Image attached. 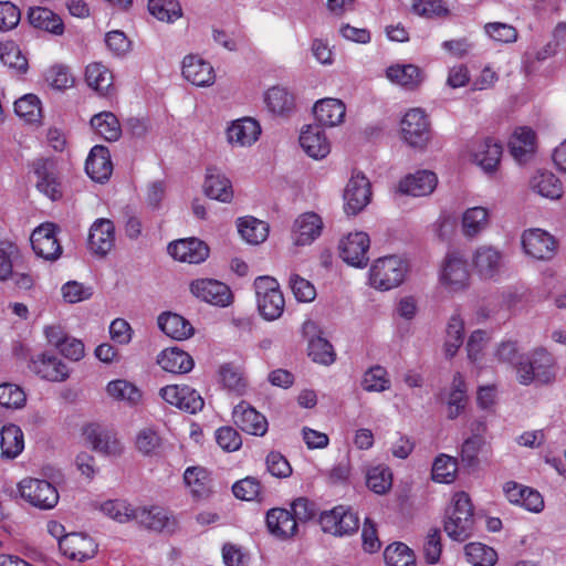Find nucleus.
I'll return each mask as SVG.
<instances>
[{
  "instance_id": "53",
  "label": "nucleus",
  "mask_w": 566,
  "mask_h": 566,
  "mask_svg": "<svg viewBox=\"0 0 566 566\" xmlns=\"http://www.w3.org/2000/svg\"><path fill=\"white\" fill-rule=\"evenodd\" d=\"M463 319L458 314H454L450 317L447 325V338L444 343V353L447 357L451 358L457 354L463 343Z\"/></svg>"
},
{
  "instance_id": "10",
  "label": "nucleus",
  "mask_w": 566,
  "mask_h": 566,
  "mask_svg": "<svg viewBox=\"0 0 566 566\" xmlns=\"http://www.w3.org/2000/svg\"><path fill=\"white\" fill-rule=\"evenodd\" d=\"M33 170L36 177V189L53 201L61 199L63 190L56 164L48 158L38 159L33 164Z\"/></svg>"
},
{
  "instance_id": "40",
  "label": "nucleus",
  "mask_w": 566,
  "mask_h": 566,
  "mask_svg": "<svg viewBox=\"0 0 566 566\" xmlns=\"http://www.w3.org/2000/svg\"><path fill=\"white\" fill-rule=\"evenodd\" d=\"M490 223V211L485 207L468 208L461 218V230L465 238H475L483 232Z\"/></svg>"
},
{
  "instance_id": "57",
  "label": "nucleus",
  "mask_w": 566,
  "mask_h": 566,
  "mask_svg": "<svg viewBox=\"0 0 566 566\" xmlns=\"http://www.w3.org/2000/svg\"><path fill=\"white\" fill-rule=\"evenodd\" d=\"M387 566H416L413 552L403 543H392L384 552Z\"/></svg>"
},
{
  "instance_id": "43",
  "label": "nucleus",
  "mask_w": 566,
  "mask_h": 566,
  "mask_svg": "<svg viewBox=\"0 0 566 566\" xmlns=\"http://www.w3.org/2000/svg\"><path fill=\"white\" fill-rule=\"evenodd\" d=\"M531 188L539 196L548 199H559L563 195L560 180L549 171H538L531 181Z\"/></svg>"
},
{
  "instance_id": "31",
  "label": "nucleus",
  "mask_w": 566,
  "mask_h": 566,
  "mask_svg": "<svg viewBox=\"0 0 566 566\" xmlns=\"http://www.w3.org/2000/svg\"><path fill=\"white\" fill-rule=\"evenodd\" d=\"M184 482L196 501L206 500L212 493V480L207 469L189 467L184 472Z\"/></svg>"
},
{
  "instance_id": "56",
  "label": "nucleus",
  "mask_w": 566,
  "mask_h": 566,
  "mask_svg": "<svg viewBox=\"0 0 566 566\" xmlns=\"http://www.w3.org/2000/svg\"><path fill=\"white\" fill-rule=\"evenodd\" d=\"M361 387L368 392H382L390 388V379L387 370L379 365L367 369L363 376Z\"/></svg>"
},
{
  "instance_id": "24",
  "label": "nucleus",
  "mask_w": 566,
  "mask_h": 566,
  "mask_svg": "<svg viewBox=\"0 0 566 566\" xmlns=\"http://www.w3.org/2000/svg\"><path fill=\"white\" fill-rule=\"evenodd\" d=\"M182 75L196 86H210L216 81L211 64L197 55H187L184 59Z\"/></svg>"
},
{
  "instance_id": "49",
  "label": "nucleus",
  "mask_w": 566,
  "mask_h": 566,
  "mask_svg": "<svg viewBox=\"0 0 566 566\" xmlns=\"http://www.w3.org/2000/svg\"><path fill=\"white\" fill-rule=\"evenodd\" d=\"M106 391L111 398L132 406L139 403L142 400V391L133 382L125 379L109 381Z\"/></svg>"
},
{
  "instance_id": "51",
  "label": "nucleus",
  "mask_w": 566,
  "mask_h": 566,
  "mask_svg": "<svg viewBox=\"0 0 566 566\" xmlns=\"http://www.w3.org/2000/svg\"><path fill=\"white\" fill-rule=\"evenodd\" d=\"M148 10L157 20L167 23H172L182 15L178 0H149Z\"/></svg>"
},
{
  "instance_id": "16",
  "label": "nucleus",
  "mask_w": 566,
  "mask_h": 566,
  "mask_svg": "<svg viewBox=\"0 0 566 566\" xmlns=\"http://www.w3.org/2000/svg\"><path fill=\"white\" fill-rule=\"evenodd\" d=\"M233 423L242 431L263 437L268 432L266 418L247 401H240L232 411Z\"/></svg>"
},
{
  "instance_id": "4",
  "label": "nucleus",
  "mask_w": 566,
  "mask_h": 566,
  "mask_svg": "<svg viewBox=\"0 0 566 566\" xmlns=\"http://www.w3.org/2000/svg\"><path fill=\"white\" fill-rule=\"evenodd\" d=\"M407 271V262L397 255L379 258L369 270V283L377 290L389 291L403 282Z\"/></svg>"
},
{
  "instance_id": "37",
  "label": "nucleus",
  "mask_w": 566,
  "mask_h": 566,
  "mask_svg": "<svg viewBox=\"0 0 566 566\" xmlns=\"http://www.w3.org/2000/svg\"><path fill=\"white\" fill-rule=\"evenodd\" d=\"M205 192L221 202H230L233 198L231 181L216 167L207 169Z\"/></svg>"
},
{
  "instance_id": "55",
  "label": "nucleus",
  "mask_w": 566,
  "mask_h": 566,
  "mask_svg": "<svg viewBox=\"0 0 566 566\" xmlns=\"http://www.w3.org/2000/svg\"><path fill=\"white\" fill-rule=\"evenodd\" d=\"M458 472V462L455 458L441 453L432 464V480L439 483H451L454 481Z\"/></svg>"
},
{
  "instance_id": "59",
  "label": "nucleus",
  "mask_w": 566,
  "mask_h": 566,
  "mask_svg": "<svg viewBox=\"0 0 566 566\" xmlns=\"http://www.w3.org/2000/svg\"><path fill=\"white\" fill-rule=\"evenodd\" d=\"M0 61L10 69L20 73L28 70V60L21 53L19 46L12 42H0Z\"/></svg>"
},
{
  "instance_id": "54",
  "label": "nucleus",
  "mask_w": 566,
  "mask_h": 566,
  "mask_svg": "<svg viewBox=\"0 0 566 566\" xmlns=\"http://www.w3.org/2000/svg\"><path fill=\"white\" fill-rule=\"evenodd\" d=\"M464 551L467 560L472 566H493L497 560L496 552L482 543H469Z\"/></svg>"
},
{
  "instance_id": "46",
  "label": "nucleus",
  "mask_w": 566,
  "mask_h": 566,
  "mask_svg": "<svg viewBox=\"0 0 566 566\" xmlns=\"http://www.w3.org/2000/svg\"><path fill=\"white\" fill-rule=\"evenodd\" d=\"M238 231L248 243L259 244L268 238L269 224L253 217H244L238 219Z\"/></svg>"
},
{
  "instance_id": "26",
  "label": "nucleus",
  "mask_w": 566,
  "mask_h": 566,
  "mask_svg": "<svg viewBox=\"0 0 566 566\" xmlns=\"http://www.w3.org/2000/svg\"><path fill=\"white\" fill-rule=\"evenodd\" d=\"M86 174L97 182H104L109 179L113 172V164L109 150L102 145L94 146L85 163Z\"/></svg>"
},
{
  "instance_id": "48",
  "label": "nucleus",
  "mask_w": 566,
  "mask_h": 566,
  "mask_svg": "<svg viewBox=\"0 0 566 566\" xmlns=\"http://www.w3.org/2000/svg\"><path fill=\"white\" fill-rule=\"evenodd\" d=\"M366 485L376 494H386L392 486L391 470L384 464L370 467L366 471Z\"/></svg>"
},
{
  "instance_id": "2",
  "label": "nucleus",
  "mask_w": 566,
  "mask_h": 566,
  "mask_svg": "<svg viewBox=\"0 0 566 566\" xmlns=\"http://www.w3.org/2000/svg\"><path fill=\"white\" fill-rule=\"evenodd\" d=\"M474 518L471 500L465 492H457L447 510L444 531L454 541L463 542L473 532Z\"/></svg>"
},
{
  "instance_id": "41",
  "label": "nucleus",
  "mask_w": 566,
  "mask_h": 566,
  "mask_svg": "<svg viewBox=\"0 0 566 566\" xmlns=\"http://www.w3.org/2000/svg\"><path fill=\"white\" fill-rule=\"evenodd\" d=\"M264 103L271 113L280 116H286L295 108L294 95L282 86L269 88L264 95Z\"/></svg>"
},
{
  "instance_id": "11",
  "label": "nucleus",
  "mask_w": 566,
  "mask_h": 566,
  "mask_svg": "<svg viewBox=\"0 0 566 566\" xmlns=\"http://www.w3.org/2000/svg\"><path fill=\"white\" fill-rule=\"evenodd\" d=\"M370 240L367 233L356 231L348 233L339 242V255L349 265L364 268L368 263Z\"/></svg>"
},
{
  "instance_id": "20",
  "label": "nucleus",
  "mask_w": 566,
  "mask_h": 566,
  "mask_svg": "<svg viewBox=\"0 0 566 566\" xmlns=\"http://www.w3.org/2000/svg\"><path fill=\"white\" fill-rule=\"evenodd\" d=\"M59 548L64 556L78 562L93 558L97 552L94 539L81 533L66 534Z\"/></svg>"
},
{
  "instance_id": "36",
  "label": "nucleus",
  "mask_w": 566,
  "mask_h": 566,
  "mask_svg": "<svg viewBox=\"0 0 566 566\" xmlns=\"http://www.w3.org/2000/svg\"><path fill=\"white\" fill-rule=\"evenodd\" d=\"M313 112L321 125L334 127L343 123L346 107L340 99L323 98L315 103Z\"/></svg>"
},
{
  "instance_id": "25",
  "label": "nucleus",
  "mask_w": 566,
  "mask_h": 566,
  "mask_svg": "<svg viewBox=\"0 0 566 566\" xmlns=\"http://www.w3.org/2000/svg\"><path fill=\"white\" fill-rule=\"evenodd\" d=\"M323 221L314 212L301 214L295 221L292 231V238L296 245H307L316 240L322 232Z\"/></svg>"
},
{
  "instance_id": "27",
  "label": "nucleus",
  "mask_w": 566,
  "mask_h": 566,
  "mask_svg": "<svg viewBox=\"0 0 566 566\" xmlns=\"http://www.w3.org/2000/svg\"><path fill=\"white\" fill-rule=\"evenodd\" d=\"M438 178L430 170H419L399 182V191L413 197L430 195L437 187Z\"/></svg>"
},
{
  "instance_id": "9",
  "label": "nucleus",
  "mask_w": 566,
  "mask_h": 566,
  "mask_svg": "<svg viewBox=\"0 0 566 566\" xmlns=\"http://www.w3.org/2000/svg\"><path fill=\"white\" fill-rule=\"evenodd\" d=\"M370 197L371 186L367 177L360 171H353L344 191L345 212L357 214L369 203Z\"/></svg>"
},
{
  "instance_id": "18",
  "label": "nucleus",
  "mask_w": 566,
  "mask_h": 566,
  "mask_svg": "<svg viewBox=\"0 0 566 566\" xmlns=\"http://www.w3.org/2000/svg\"><path fill=\"white\" fill-rule=\"evenodd\" d=\"M115 244L114 222L106 218L96 219L90 228L87 247L98 256H105Z\"/></svg>"
},
{
  "instance_id": "1",
  "label": "nucleus",
  "mask_w": 566,
  "mask_h": 566,
  "mask_svg": "<svg viewBox=\"0 0 566 566\" xmlns=\"http://www.w3.org/2000/svg\"><path fill=\"white\" fill-rule=\"evenodd\" d=\"M515 371L521 385L528 386L533 382L546 385L555 380L557 365L554 356L547 349L537 347L518 356Z\"/></svg>"
},
{
  "instance_id": "19",
  "label": "nucleus",
  "mask_w": 566,
  "mask_h": 566,
  "mask_svg": "<svg viewBox=\"0 0 566 566\" xmlns=\"http://www.w3.org/2000/svg\"><path fill=\"white\" fill-rule=\"evenodd\" d=\"M167 250L175 260L190 264L201 263L209 255L206 243L196 238L174 241L168 244Z\"/></svg>"
},
{
  "instance_id": "39",
  "label": "nucleus",
  "mask_w": 566,
  "mask_h": 566,
  "mask_svg": "<svg viewBox=\"0 0 566 566\" xmlns=\"http://www.w3.org/2000/svg\"><path fill=\"white\" fill-rule=\"evenodd\" d=\"M157 363L165 371L171 374H186L195 366L192 357L176 347L163 350L157 358Z\"/></svg>"
},
{
  "instance_id": "22",
  "label": "nucleus",
  "mask_w": 566,
  "mask_h": 566,
  "mask_svg": "<svg viewBox=\"0 0 566 566\" xmlns=\"http://www.w3.org/2000/svg\"><path fill=\"white\" fill-rule=\"evenodd\" d=\"M300 145L307 156L318 160L331 153V143L319 125H307L301 130Z\"/></svg>"
},
{
  "instance_id": "63",
  "label": "nucleus",
  "mask_w": 566,
  "mask_h": 566,
  "mask_svg": "<svg viewBox=\"0 0 566 566\" xmlns=\"http://www.w3.org/2000/svg\"><path fill=\"white\" fill-rule=\"evenodd\" d=\"M289 285L298 302H312L316 297L315 286L298 274H291Z\"/></svg>"
},
{
  "instance_id": "50",
  "label": "nucleus",
  "mask_w": 566,
  "mask_h": 566,
  "mask_svg": "<svg viewBox=\"0 0 566 566\" xmlns=\"http://www.w3.org/2000/svg\"><path fill=\"white\" fill-rule=\"evenodd\" d=\"M468 402L467 386L463 376L457 373L452 379L451 392L448 399V418L455 419Z\"/></svg>"
},
{
  "instance_id": "12",
  "label": "nucleus",
  "mask_w": 566,
  "mask_h": 566,
  "mask_svg": "<svg viewBox=\"0 0 566 566\" xmlns=\"http://www.w3.org/2000/svg\"><path fill=\"white\" fill-rule=\"evenodd\" d=\"M470 274L467 261L458 253H448L440 273V281L450 292H460L468 287Z\"/></svg>"
},
{
  "instance_id": "58",
  "label": "nucleus",
  "mask_w": 566,
  "mask_h": 566,
  "mask_svg": "<svg viewBox=\"0 0 566 566\" xmlns=\"http://www.w3.org/2000/svg\"><path fill=\"white\" fill-rule=\"evenodd\" d=\"M101 510L105 515L119 523L135 521V515H137V507L124 500H108L102 504Z\"/></svg>"
},
{
  "instance_id": "21",
  "label": "nucleus",
  "mask_w": 566,
  "mask_h": 566,
  "mask_svg": "<svg viewBox=\"0 0 566 566\" xmlns=\"http://www.w3.org/2000/svg\"><path fill=\"white\" fill-rule=\"evenodd\" d=\"M472 262L481 277L492 279L500 273L504 256L502 251L493 245H481L474 251Z\"/></svg>"
},
{
  "instance_id": "33",
  "label": "nucleus",
  "mask_w": 566,
  "mask_h": 566,
  "mask_svg": "<svg viewBox=\"0 0 566 566\" xmlns=\"http://www.w3.org/2000/svg\"><path fill=\"white\" fill-rule=\"evenodd\" d=\"M266 526L273 536L281 539L294 536L297 531L295 516H292L291 511L280 507L266 513Z\"/></svg>"
},
{
  "instance_id": "6",
  "label": "nucleus",
  "mask_w": 566,
  "mask_h": 566,
  "mask_svg": "<svg viewBox=\"0 0 566 566\" xmlns=\"http://www.w3.org/2000/svg\"><path fill=\"white\" fill-rule=\"evenodd\" d=\"M319 525L324 533L343 537L357 532L359 518L352 510L339 505L323 512L319 516Z\"/></svg>"
},
{
  "instance_id": "32",
  "label": "nucleus",
  "mask_w": 566,
  "mask_h": 566,
  "mask_svg": "<svg viewBox=\"0 0 566 566\" xmlns=\"http://www.w3.org/2000/svg\"><path fill=\"white\" fill-rule=\"evenodd\" d=\"M536 147L535 132L530 127H518L509 140L511 155L518 163L527 161L534 154Z\"/></svg>"
},
{
  "instance_id": "38",
  "label": "nucleus",
  "mask_w": 566,
  "mask_h": 566,
  "mask_svg": "<svg viewBox=\"0 0 566 566\" xmlns=\"http://www.w3.org/2000/svg\"><path fill=\"white\" fill-rule=\"evenodd\" d=\"M158 326L167 336L176 340L188 339L195 333V328L189 321L170 312L158 316Z\"/></svg>"
},
{
  "instance_id": "35",
  "label": "nucleus",
  "mask_w": 566,
  "mask_h": 566,
  "mask_svg": "<svg viewBox=\"0 0 566 566\" xmlns=\"http://www.w3.org/2000/svg\"><path fill=\"white\" fill-rule=\"evenodd\" d=\"M84 434L86 441L97 452L107 455H119L123 451L120 441L112 431L91 426L85 429Z\"/></svg>"
},
{
  "instance_id": "23",
  "label": "nucleus",
  "mask_w": 566,
  "mask_h": 566,
  "mask_svg": "<svg viewBox=\"0 0 566 566\" xmlns=\"http://www.w3.org/2000/svg\"><path fill=\"white\" fill-rule=\"evenodd\" d=\"M503 490L511 503L521 505L530 512L539 513L544 509L543 496L532 488L511 481L504 484Z\"/></svg>"
},
{
  "instance_id": "42",
  "label": "nucleus",
  "mask_w": 566,
  "mask_h": 566,
  "mask_svg": "<svg viewBox=\"0 0 566 566\" xmlns=\"http://www.w3.org/2000/svg\"><path fill=\"white\" fill-rule=\"evenodd\" d=\"M1 455L6 459H15L24 449V434L17 424L9 423L0 431Z\"/></svg>"
},
{
  "instance_id": "34",
  "label": "nucleus",
  "mask_w": 566,
  "mask_h": 566,
  "mask_svg": "<svg viewBox=\"0 0 566 566\" xmlns=\"http://www.w3.org/2000/svg\"><path fill=\"white\" fill-rule=\"evenodd\" d=\"M474 161L485 171L493 172L501 160L502 145L493 138L475 143L472 149Z\"/></svg>"
},
{
  "instance_id": "61",
  "label": "nucleus",
  "mask_w": 566,
  "mask_h": 566,
  "mask_svg": "<svg viewBox=\"0 0 566 566\" xmlns=\"http://www.w3.org/2000/svg\"><path fill=\"white\" fill-rule=\"evenodd\" d=\"M308 356L318 364L331 365L335 361V353L331 343L323 337H314L308 343Z\"/></svg>"
},
{
  "instance_id": "62",
  "label": "nucleus",
  "mask_w": 566,
  "mask_h": 566,
  "mask_svg": "<svg viewBox=\"0 0 566 566\" xmlns=\"http://www.w3.org/2000/svg\"><path fill=\"white\" fill-rule=\"evenodd\" d=\"M27 396L23 389L14 384L0 385V406L8 409H20L24 407Z\"/></svg>"
},
{
  "instance_id": "28",
  "label": "nucleus",
  "mask_w": 566,
  "mask_h": 566,
  "mask_svg": "<svg viewBox=\"0 0 566 566\" xmlns=\"http://www.w3.org/2000/svg\"><path fill=\"white\" fill-rule=\"evenodd\" d=\"M261 134L260 124L253 118H241L227 130L228 142L233 146L247 147L254 144Z\"/></svg>"
},
{
  "instance_id": "45",
  "label": "nucleus",
  "mask_w": 566,
  "mask_h": 566,
  "mask_svg": "<svg viewBox=\"0 0 566 566\" xmlns=\"http://www.w3.org/2000/svg\"><path fill=\"white\" fill-rule=\"evenodd\" d=\"M94 132L107 142H115L122 135L120 124L111 112H102L91 118Z\"/></svg>"
},
{
  "instance_id": "14",
  "label": "nucleus",
  "mask_w": 566,
  "mask_h": 566,
  "mask_svg": "<svg viewBox=\"0 0 566 566\" xmlns=\"http://www.w3.org/2000/svg\"><path fill=\"white\" fill-rule=\"evenodd\" d=\"M56 232V226L50 222L39 226L32 232L30 241L36 255L50 261H54L61 255L62 247Z\"/></svg>"
},
{
  "instance_id": "3",
  "label": "nucleus",
  "mask_w": 566,
  "mask_h": 566,
  "mask_svg": "<svg viewBox=\"0 0 566 566\" xmlns=\"http://www.w3.org/2000/svg\"><path fill=\"white\" fill-rule=\"evenodd\" d=\"M254 290L258 310L266 321H274L282 316L285 300L276 279L263 275L254 280Z\"/></svg>"
},
{
  "instance_id": "60",
  "label": "nucleus",
  "mask_w": 566,
  "mask_h": 566,
  "mask_svg": "<svg viewBox=\"0 0 566 566\" xmlns=\"http://www.w3.org/2000/svg\"><path fill=\"white\" fill-rule=\"evenodd\" d=\"M219 378L224 388L238 395L245 390L247 382L242 371L232 364H223L219 368Z\"/></svg>"
},
{
  "instance_id": "17",
  "label": "nucleus",
  "mask_w": 566,
  "mask_h": 566,
  "mask_svg": "<svg viewBox=\"0 0 566 566\" xmlns=\"http://www.w3.org/2000/svg\"><path fill=\"white\" fill-rule=\"evenodd\" d=\"M522 247L530 256L548 260L555 254L556 242L548 232L542 229H528L522 234Z\"/></svg>"
},
{
  "instance_id": "7",
  "label": "nucleus",
  "mask_w": 566,
  "mask_h": 566,
  "mask_svg": "<svg viewBox=\"0 0 566 566\" xmlns=\"http://www.w3.org/2000/svg\"><path fill=\"white\" fill-rule=\"evenodd\" d=\"M135 521L144 528L156 533H174L178 528L177 516L159 505L137 506Z\"/></svg>"
},
{
  "instance_id": "15",
  "label": "nucleus",
  "mask_w": 566,
  "mask_h": 566,
  "mask_svg": "<svg viewBox=\"0 0 566 566\" xmlns=\"http://www.w3.org/2000/svg\"><path fill=\"white\" fill-rule=\"evenodd\" d=\"M190 291L196 297L216 306L226 307L232 303L231 290L217 280H196L191 283Z\"/></svg>"
},
{
  "instance_id": "44",
  "label": "nucleus",
  "mask_w": 566,
  "mask_h": 566,
  "mask_svg": "<svg viewBox=\"0 0 566 566\" xmlns=\"http://www.w3.org/2000/svg\"><path fill=\"white\" fill-rule=\"evenodd\" d=\"M28 19L30 24L36 29H42L57 35L63 33L64 28L61 18L46 8H31Z\"/></svg>"
},
{
  "instance_id": "13",
  "label": "nucleus",
  "mask_w": 566,
  "mask_h": 566,
  "mask_svg": "<svg viewBox=\"0 0 566 566\" xmlns=\"http://www.w3.org/2000/svg\"><path fill=\"white\" fill-rule=\"evenodd\" d=\"M159 394L166 402L188 413H196L205 406L200 394L188 385H168L163 387Z\"/></svg>"
},
{
  "instance_id": "64",
  "label": "nucleus",
  "mask_w": 566,
  "mask_h": 566,
  "mask_svg": "<svg viewBox=\"0 0 566 566\" xmlns=\"http://www.w3.org/2000/svg\"><path fill=\"white\" fill-rule=\"evenodd\" d=\"M161 446V439L153 428H144L136 436V448L145 455L157 452Z\"/></svg>"
},
{
  "instance_id": "8",
  "label": "nucleus",
  "mask_w": 566,
  "mask_h": 566,
  "mask_svg": "<svg viewBox=\"0 0 566 566\" xmlns=\"http://www.w3.org/2000/svg\"><path fill=\"white\" fill-rule=\"evenodd\" d=\"M403 140L413 148H423L430 139V127L426 113L420 108L408 111L401 120Z\"/></svg>"
},
{
  "instance_id": "30",
  "label": "nucleus",
  "mask_w": 566,
  "mask_h": 566,
  "mask_svg": "<svg viewBox=\"0 0 566 566\" xmlns=\"http://www.w3.org/2000/svg\"><path fill=\"white\" fill-rule=\"evenodd\" d=\"M386 77L394 84L408 91L418 88L424 80V74L415 64H392L386 70Z\"/></svg>"
},
{
  "instance_id": "47",
  "label": "nucleus",
  "mask_w": 566,
  "mask_h": 566,
  "mask_svg": "<svg viewBox=\"0 0 566 566\" xmlns=\"http://www.w3.org/2000/svg\"><path fill=\"white\" fill-rule=\"evenodd\" d=\"M85 81L90 87L101 95H107L113 83L109 70L101 63H91L86 66Z\"/></svg>"
},
{
  "instance_id": "5",
  "label": "nucleus",
  "mask_w": 566,
  "mask_h": 566,
  "mask_svg": "<svg viewBox=\"0 0 566 566\" xmlns=\"http://www.w3.org/2000/svg\"><path fill=\"white\" fill-rule=\"evenodd\" d=\"M21 497L30 505L40 510H51L59 503V492L49 481L25 478L18 484Z\"/></svg>"
},
{
  "instance_id": "29",
  "label": "nucleus",
  "mask_w": 566,
  "mask_h": 566,
  "mask_svg": "<svg viewBox=\"0 0 566 566\" xmlns=\"http://www.w3.org/2000/svg\"><path fill=\"white\" fill-rule=\"evenodd\" d=\"M30 368L41 378L50 381H63L69 377L67 366L57 357L46 354L32 359Z\"/></svg>"
},
{
  "instance_id": "52",
  "label": "nucleus",
  "mask_w": 566,
  "mask_h": 566,
  "mask_svg": "<svg viewBox=\"0 0 566 566\" xmlns=\"http://www.w3.org/2000/svg\"><path fill=\"white\" fill-rule=\"evenodd\" d=\"M14 112L27 123L36 124L40 123L42 117L41 102L34 94H27L20 97L14 103Z\"/></svg>"
}]
</instances>
